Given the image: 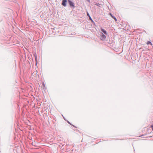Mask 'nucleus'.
Segmentation results:
<instances>
[{
	"mask_svg": "<svg viewBox=\"0 0 153 153\" xmlns=\"http://www.w3.org/2000/svg\"><path fill=\"white\" fill-rule=\"evenodd\" d=\"M67 2V0H62V4L65 7L66 6Z\"/></svg>",
	"mask_w": 153,
	"mask_h": 153,
	"instance_id": "1",
	"label": "nucleus"
},
{
	"mask_svg": "<svg viewBox=\"0 0 153 153\" xmlns=\"http://www.w3.org/2000/svg\"><path fill=\"white\" fill-rule=\"evenodd\" d=\"M68 1L69 3L71 6L73 7H74V3L73 2H72L71 1H70V0H68Z\"/></svg>",
	"mask_w": 153,
	"mask_h": 153,
	"instance_id": "2",
	"label": "nucleus"
},
{
	"mask_svg": "<svg viewBox=\"0 0 153 153\" xmlns=\"http://www.w3.org/2000/svg\"><path fill=\"white\" fill-rule=\"evenodd\" d=\"M106 36L104 35L102 33L101 36V39L102 40H105L106 39Z\"/></svg>",
	"mask_w": 153,
	"mask_h": 153,
	"instance_id": "3",
	"label": "nucleus"
},
{
	"mask_svg": "<svg viewBox=\"0 0 153 153\" xmlns=\"http://www.w3.org/2000/svg\"><path fill=\"white\" fill-rule=\"evenodd\" d=\"M101 31H102L104 33H105V34H107V32L106 31L104 30V29H102V28H101Z\"/></svg>",
	"mask_w": 153,
	"mask_h": 153,
	"instance_id": "4",
	"label": "nucleus"
},
{
	"mask_svg": "<svg viewBox=\"0 0 153 153\" xmlns=\"http://www.w3.org/2000/svg\"><path fill=\"white\" fill-rule=\"evenodd\" d=\"M146 43L147 45L150 44L151 45H152V43L150 41H148Z\"/></svg>",
	"mask_w": 153,
	"mask_h": 153,
	"instance_id": "5",
	"label": "nucleus"
},
{
	"mask_svg": "<svg viewBox=\"0 0 153 153\" xmlns=\"http://www.w3.org/2000/svg\"><path fill=\"white\" fill-rule=\"evenodd\" d=\"M110 15L111 16V17L112 18H113V17H114V16H113L112 14L111 13H110Z\"/></svg>",
	"mask_w": 153,
	"mask_h": 153,
	"instance_id": "6",
	"label": "nucleus"
},
{
	"mask_svg": "<svg viewBox=\"0 0 153 153\" xmlns=\"http://www.w3.org/2000/svg\"><path fill=\"white\" fill-rule=\"evenodd\" d=\"M96 5L97 6H100V4H96Z\"/></svg>",
	"mask_w": 153,
	"mask_h": 153,
	"instance_id": "7",
	"label": "nucleus"
},
{
	"mask_svg": "<svg viewBox=\"0 0 153 153\" xmlns=\"http://www.w3.org/2000/svg\"><path fill=\"white\" fill-rule=\"evenodd\" d=\"M114 19L115 21L117 22V19H116V18H115Z\"/></svg>",
	"mask_w": 153,
	"mask_h": 153,
	"instance_id": "8",
	"label": "nucleus"
},
{
	"mask_svg": "<svg viewBox=\"0 0 153 153\" xmlns=\"http://www.w3.org/2000/svg\"><path fill=\"white\" fill-rule=\"evenodd\" d=\"M114 19L115 21L117 22V19H116V18H115Z\"/></svg>",
	"mask_w": 153,
	"mask_h": 153,
	"instance_id": "9",
	"label": "nucleus"
},
{
	"mask_svg": "<svg viewBox=\"0 0 153 153\" xmlns=\"http://www.w3.org/2000/svg\"><path fill=\"white\" fill-rule=\"evenodd\" d=\"M151 127H152V129L153 130V126H151Z\"/></svg>",
	"mask_w": 153,
	"mask_h": 153,
	"instance_id": "10",
	"label": "nucleus"
},
{
	"mask_svg": "<svg viewBox=\"0 0 153 153\" xmlns=\"http://www.w3.org/2000/svg\"><path fill=\"white\" fill-rule=\"evenodd\" d=\"M115 18V17L114 16V17H113V19H114V18Z\"/></svg>",
	"mask_w": 153,
	"mask_h": 153,
	"instance_id": "11",
	"label": "nucleus"
},
{
	"mask_svg": "<svg viewBox=\"0 0 153 153\" xmlns=\"http://www.w3.org/2000/svg\"><path fill=\"white\" fill-rule=\"evenodd\" d=\"M87 1H90V0H87Z\"/></svg>",
	"mask_w": 153,
	"mask_h": 153,
	"instance_id": "12",
	"label": "nucleus"
}]
</instances>
